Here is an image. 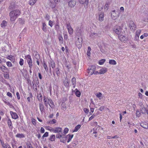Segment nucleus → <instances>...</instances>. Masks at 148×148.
<instances>
[{
	"label": "nucleus",
	"instance_id": "1",
	"mask_svg": "<svg viewBox=\"0 0 148 148\" xmlns=\"http://www.w3.org/2000/svg\"><path fill=\"white\" fill-rule=\"evenodd\" d=\"M20 14L21 12L18 10H16L11 12L9 13L10 21H15Z\"/></svg>",
	"mask_w": 148,
	"mask_h": 148
},
{
	"label": "nucleus",
	"instance_id": "2",
	"mask_svg": "<svg viewBox=\"0 0 148 148\" xmlns=\"http://www.w3.org/2000/svg\"><path fill=\"white\" fill-rule=\"evenodd\" d=\"M122 28L119 26H116L114 27L113 29L114 32L117 34L120 35L121 34Z\"/></svg>",
	"mask_w": 148,
	"mask_h": 148
},
{
	"label": "nucleus",
	"instance_id": "3",
	"mask_svg": "<svg viewBox=\"0 0 148 148\" xmlns=\"http://www.w3.org/2000/svg\"><path fill=\"white\" fill-rule=\"evenodd\" d=\"M119 12H116L115 10L112 11L111 13V16L112 18L114 20L116 19L119 16Z\"/></svg>",
	"mask_w": 148,
	"mask_h": 148
},
{
	"label": "nucleus",
	"instance_id": "4",
	"mask_svg": "<svg viewBox=\"0 0 148 148\" xmlns=\"http://www.w3.org/2000/svg\"><path fill=\"white\" fill-rule=\"evenodd\" d=\"M82 40L80 39L79 40V38H78L77 40L75 42V45L77 47L78 49H80L82 47Z\"/></svg>",
	"mask_w": 148,
	"mask_h": 148
},
{
	"label": "nucleus",
	"instance_id": "5",
	"mask_svg": "<svg viewBox=\"0 0 148 148\" xmlns=\"http://www.w3.org/2000/svg\"><path fill=\"white\" fill-rule=\"evenodd\" d=\"M76 2L74 0H71L68 2L69 6L71 8L74 7L76 5Z\"/></svg>",
	"mask_w": 148,
	"mask_h": 148
},
{
	"label": "nucleus",
	"instance_id": "6",
	"mask_svg": "<svg viewBox=\"0 0 148 148\" xmlns=\"http://www.w3.org/2000/svg\"><path fill=\"white\" fill-rule=\"evenodd\" d=\"M95 69V66H92L90 69H88V73L90 75H92L94 73Z\"/></svg>",
	"mask_w": 148,
	"mask_h": 148
},
{
	"label": "nucleus",
	"instance_id": "7",
	"mask_svg": "<svg viewBox=\"0 0 148 148\" xmlns=\"http://www.w3.org/2000/svg\"><path fill=\"white\" fill-rule=\"evenodd\" d=\"M66 27L68 30L69 34H72L73 33V29L69 23L66 25Z\"/></svg>",
	"mask_w": 148,
	"mask_h": 148
},
{
	"label": "nucleus",
	"instance_id": "8",
	"mask_svg": "<svg viewBox=\"0 0 148 148\" xmlns=\"http://www.w3.org/2000/svg\"><path fill=\"white\" fill-rule=\"evenodd\" d=\"M140 111L143 114H145L147 112V109L144 107V106L143 105L142 103H140Z\"/></svg>",
	"mask_w": 148,
	"mask_h": 148
},
{
	"label": "nucleus",
	"instance_id": "9",
	"mask_svg": "<svg viewBox=\"0 0 148 148\" xmlns=\"http://www.w3.org/2000/svg\"><path fill=\"white\" fill-rule=\"evenodd\" d=\"M130 27L133 31H134L136 29V26L132 21L130 23Z\"/></svg>",
	"mask_w": 148,
	"mask_h": 148
},
{
	"label": "nucleus",
	"instance_id": "10",
	"mask_svg": "<svg viewBox=\"0 0 148 148\" xmlns=\"http://www.w3.org/2000/svg\"><path fill=\"white\" fill-rule=\"evenodd\" d=\"M62 130V129L61 127H57L54 128V129L52 130V132H53L54 133H56L61 132Z\"/></svg>",
	"mask_w": 148,
	"mask_h": 148
},
{
	"label": "nucleus",
	"instance_id": "11",
	"mask_svg": "<svg viewBox=\"0 0 148 148\" xmlns=\"http://www.w3.org/2000/svg\"><path fill=\"white\" fill-rule=\"evenodd\" d=\"M119 40L121 41L124 42L127 40V38L125 36L120 34L119 36Z\"/></svg>",
	"mask_w": 148,
	"mask_h": 148
},
{
	"label": "nucleus",
	"instance_id": "12",
	"mask_svg": "<svg viewBox=\"0 0 148 148\" xmlns=\"http://www.w3.org/2000/svg\"><path fill=\"white\" fill-rule=\"evenodd\" d=\"M10 113L12 116V118L14 119H16L18 118V116L17 114L15 112L12 111L10 112Z\"/></svg>",
	"mask_w": 148,
	"mask_h": 148
},
{
	"label": "nucleus",
	"instance_id": "13",
	"mask_svg": "<svg viewBox=\"0 0 148 148\" xmlns=\"http://www.w3.org/2000/svg\"><path fill=\"white\" fill-rule=\"evenodd\" d=\"M1 70L4 73H8V69L5 66L3 65L0 67Z\"/></svg>",
	"mask_w": 148,
	"mask_h": 148
},
{
	"label": "nucleus",
	"instance_id": "14",
	"mask_svg": "<svg viewBox=\"0 0 148 148\" xmlns=\"http://www.w3.org/2000/svg\"><path fill=\"white\" fill-rule=\"evenodd\" d=\"M140 125L144 128H148V124L145 122H142L140 123Z\"/></svg>",
	"mask_w": 148,
	"mask_h": 148
},
{
	"label": "nucleus",
	"instance_id": "15",
	"mask_svg": "<svg viewBox=\"0 0 148 148\" xmlns=\"http://www.w3.org/2000/svg\"><path fill=\"white\" fill-rule=\"evenodd\" d=\"M107 71V69L106 68H103L101 69L100 70L99 72V74H103Z\"/></svg>",
	"mask_w": 148,
	"mask_h": 148
},
{
	"label": "nucleus",
	"instance_id": "16",
	"mask_svg": "<svg viewBox=\"0 0 148 148\" xmlns=\"http://www.w3.org/2000/svg\"><path fill=\"white\" fill-rule=\"evenodd\" d=\"M48 103L49 106L51 107V108H54L55 107V106L53 102L51 100L48 99Z\"/></svg>",
	"mask_w": 148,
	"mask_h": 148
},
{
	"label": "nucleus",
	"instance_id": "17",
	"mask_svg": "<svg viewBox=\"0 0 148 148\" xmlns=\"http://www.w3.org/2000/svg\"><path fill=\"white\" fill-rule=\"evenodd\" d=\"M60 69L58 67L53 69V71H55V72L56 73L58 76H59L60 75Z\"/></svg>",
	"mask_w": 148,
	"mask_h": 148
},
{
	"label": "nucleus",
	"instance_id": "18",
	"mask_svg": "<svg viewBox=\"0 0 148 148\" xmlns=\"http://www.w3.org/2000/svg\"><path fill=\"white\" fill-rule=\"evenodd\" d=\"M39 107L41 113H43L45 110V109L44 106L42 103H39Z\"/></svg>",
	"mask_w": 148,
	"mask_h": 148
},
{
	"label": "nucleus",
	"instance_id": "19",
	"mask_svg": "<svg viewBox=\"0 0 148 148\" xmlns=\"http://www.w3.org/2000/svg\"><path fill=\"white\" fill-rule=\"evenodd\" d=\"M104 14L102 12H100L99 15V20L101 21L103 20Z\"/></svg>",
	"mask_w": 148,
	"mask_h": 148
},
{
	"label": "nucleus",
	"instance_id": "20",
	"mask_svg": "<svg viewBox=\"0 0 148 148\" xmlns=\"http://www.w3.org/2000/svg\"><path fill=\"white\" fill-rule=\"evenodd\" d=\"M49 66L50 67L51 66L53 69H54V68L55 66V64L54 62L53 61H50V62H49Z\"/></svg>",
	"mask_w": 148,
	"mask_h": 148
},
{
	"label": "nucleus",
	"instance_id": "21",
	"mask_svg": "<svg viewBox=\"0 0 148 148\" xmlns=\"http://www.w3.org/2000/svg\"><path fill=\"white\" fill-rule=\"evenodd\" d=\"M7 25V22L5 20L3 21L1 24V27L3 28H5V27Z\"/></svg>",
	"mask_w": 148,
	"mask_h": 148
},
{
	"label": "nucleus",
	"instance_id": "22",
	"mask_svg": "<svg viewBox=\"0 0 148 148\" xmlns=\"http://www.w3.org/2000/svg\"><path fill=\"white\" fill-rule=\"evenodd\" d=\"M66 136L67 137V138H68V140L67 142V143H69L71 140L72 138H73V135L72 134L70 135V134H68Z\"/></svg>",
	"mask_w": 148,
	"mask_h": 148
},
{
	"label": "nucleus",
	"instance_id": "23",
	"mask_svg": "<svg viewBox=\"0 0 148 148\" xmlns=\"http://www.w3.org/2000/svg\"><path fill=\"white\" fill-rule=\"evenodd\" d=\"M47 25L45 23H42V29L45 32H46L47 31Z\"/></svg>",
	"mask_w": 148,
	"mask_h": 148
},
{
	"label": "nucleus",
	"instance_id": "24",
	"mask_svg": "<svg viewBox=\"0 0 148 148\" xmlns=\"http://www.w3.org/2000/svg\"><path fill=\"white\" fill-rule=\"evenodd\" d=\"M56 139L55 136L54 135H51L49 137V140L51 141H55Z\"/></svg>",
	"mask_w": 148,
	"mask_h": 148
},
{
	"label": "nucleus",
	"instance_id": "25",
	"mask_svg": "<svg viewBox=\"0 0 148 148\" xmlns=\"http://www.w3.org/2000/svg\"><path fill=\"white\" fill-rule=\"evenodd\" d=\"M27 62L29 65V68H32L33 66L32 64V59L27 60Z\"/></svg>",
	"mask_w": 148,
	"mask_h": 148
},
{
	"label": "nucleus",
	"instance_id": "26",
	"mask_svg": "<svg viewBox=\"0 0 148 148\" xmlns=\"http://www.w3.org/2000/svg\"><path fill=\"white\" fill-rule=\"evenodd\" d=\"M81 127V125H78L76 126L74 130L73 131V132H76L78 131V130H79V129Z\"/></svg>",
	"mask_w": 148,
	"mask_h": 148
},
{
	"label": "nucleus",
	"instance_id": "27",
	"mask_svg": "<svg viewBox=\"0 0 148 148\" xmlns=\"http://www.w3.org/2000/svg\"><path fill=\"white\" fill-rule=\"evenodd\" d=\"M15 5L14 3H11L9 6V9L11 10H13L15 8Z\"/></svg>",
	"mask_w": 148,
	"mask_h": 148
},
{
	"label": "nucleus",
	"instance_id": "28",
	"mask_svg": "<svg viewBox=\"0 0 148 148\" xmlns=\"http://www.w3.org/2000/svg\"><path fill=\"white\" fill-rule=\"evenodd\" d=\"M75 95L77 97H79L81 95L80 92L77 89H75Z\"/></svg>",
	"mask_w": 148,
	"mask_h": 148
},
{
	"label": "nucleus",
	"instance_id": "29",
	"mask_svg": "<svg viewBox=\"0 0 148 148\" xmlns=\"http://www.w3.org/2000/svg\"><path fill=\"white\" fill-rule=\"evenodd\" d=\"M8 123L9 127L10 128L12 129V124L11 120L10 119H8Z\"/></svg>",
	"mask_w": 148,
	"mask_h": 148
},
{
	"label": "nucleus",
	"instance_id": "30",
	"mask_svg": "<svg viewBox=\"0 0 148 148\" xmlns=\"http://www.w3.org/2000/svg\"><path fill=\"white\" fill-rule=\"evenodd\" d=\"M16 137L17 138H24L25 137V136L22 134H18L16 135Z\"/></svg>",
	"mask_w": 148,
	"mask_h": 148
},
{
	"label": "nucleus",
	"instance_id": "31",
	"mask_svg": "<svg viewBox=\"0 0 148 148\" xmlns=\"http://www.w3.org/2000/svg\"><path fill=\"white\" fill-rule=\"evenodd\" d=\"M109 63L110 64L112 65H115L116 64V61L113 60H110L109 61Z\"/></svg>",
	"mask_w": 148,
	"mask_h": 148
},
{
	"label": "nucleus",
	"instance_id": "32",
	"mask_svg": "<svg viewBox=\"0 0 148 148\" xmlns=\"http://www.w3.org/2000/svg\"><path fill=\"white\" fill-rule=\"evenodd\" d=\"M56 122V120L55 119H53L52 121H47V123L49 124H52Z\"/></svg>",
	"mask_w": 148,
	"mask_h": 148
},
{
	"label": "nucleus",
	"instance_id": "33",
	"mask_svg": "<svg viewBox=\"0 0 148 148\" xmlns=\"http://www.w3.org/2000/svg\"><path fill=\"white\" fill-rule=\"evenodd\" d=\"M36 2V1L34 0H30L29 1V4L31 5H33Z\"/></svg>",
	"mask_w": 148,
	"mask_h": 148
},
{
	"label": "nucleus",
	"instance_id": "34",
	"mask_svg": "<svg viewBox=\"0 0 148 148\" xmlns=\"http://www.w3.org/2000/svg\"><path fill=\"white\" fill-rule=\"evenodd\" d=\"M62 139H61L60 140V141L61 142H62L64 143V141H66L67 139V137L66 136H62Z\"/></svg>",
	"mask_w": 148,
	"mask_h": 148
},
{
	"label": "nucleus",
	"instance_id": "35",
	"mask_svg": "<svg viewBox=\"0 0 148 148\" xmlns=\"http://www.w3.org/2000/svg\"><path fill=\"white\" fill-rule=\"evenodd\" d=\"M37 97L38 100L40 101H42V97L41 95L40 94H39Z\"/></svg>",
	"mask_w": 148,
	"mask_h": 148
},
{
	"label": "nucleus",
	"instance_id": "36",
	"mask_svg": "<svg viewBox=\"0 0 148 148\" xmlns=\"http://www.w3.org/2000/svg\"><path fill=\"white\" fill-rule=\"evenodd\" d=\"M106 60L104 59H103L99 61V63L100 65L103 64L105 62Z\"/></svg>",
	"mask_w": 148,
	"mask_h": 148
},
{
	"label": "nucleus",
	"instance_id": "37",
	"mask_svg": "<svg viewBox=\"0 0 148 148\" xmlns=\"http://www.w3.org/2000/svg\"><path fill=\"white\" fill-rule=\"evenodd\" d=\"M72 83L73 85H75L76 84V78L75 77H73L72 79Z\"/></svg>",
	"mask_w": 148,
	"mask_h": 148
},
{
	"label": "nucleus",
	"instance_id": "38",
	"mask_svg": "<svg viewBox=\"0 0 148 148\" xmlns=\"http://www.w3.org/2000/svg\"><path fill=\"white\" fill-rule=\"evenodd\" d=\"M64 86L66 87L67 88L69 87V82L67 80V81L66 80L64 82Z\"/></svg>",
	"mask_w": 148,
	"mask_h": 148
},
{
	"label": "nucleus",
	"instance_id": "39",
	"mask_svg": "<svg viewBox=\"0 0 148 148\" xmlns=\"http://www.w3.org/2000/svg\"><path fill=\"white\" fill-rule=\"evenodd\" d=\"M58 39L60 42H61V43H63V38L62 36L61 35L60 36L58 37Z\"/></svg>",
	"mask_w": 148,
	"mask_h": 148
},
{
	"label": "nucleus",
	"instance_id": "40",
	"mask_svg": "<svg viewBox=\"0 0 148 148\" xmlns=\"http://www.w3.org/2000/svg\"><path fill=\"white\" fill-rule=\"evenodd\" d=\"M54 21L49 20V25L51 27H52L53 25V23H54Z\"/></svg>",
	"mask_w": 148,
	"mask_h": 148
},
{
	"label": "nucleus",
	"instance_id": "41",
	"mask_svg": "<svg viewBox=\"0 0 148 148\" xmlns=\"http://www.w3.org/2000/svg\"><path fill=\"white\" fill-rule=\"evenodd\" d=\"M43 67L46 72H48V69L47 68V65L45 63H44L43 64Z\"/></svg>",
	"mask_w": 148,
	"mask_h": 148
},
{
	"label": "nucleus",
	"instance_id": "42",
	"mask_svg": "<svg viewBox=\"0 0 148 148\" xmlns=\"http://www.w3.org/2000/svg\"><path fill=\"white\" fill-rule=\"evenodd\" d=\"M33 84V87L34 89H35L36 90H37V86L36 84H35V83L34 82V83L33 82H32Z\"/></svg>",
	"mask_w": 148,
	"mask_h": 148
},
{
	"label": "nucleus",
	"instance_id": "43",
	"mask_svg": "<svg viewBox=\"0 0 148 148\" xmlns=\"http://www.w3.org/2000/svg\"><path fill=\"white\" fill-rule=\"evenodd\" d=\"M26 145L27 146V148H33L32 145L30 143H27ZM25 148H26L25 147Z\"/></svg>",
	"mask_w": 148,
	"mask_h": 148
},
{
	"label": "nucleus",
	"instance_id": "44",
	"mask_svg": "<svg viewBox=\"0 0 148 148\" xmlns=\"http://www.w3.org/2000/svg\"><path fill=\"white\" fill-rule=\"evenodd\" d=\"M96 95L97 97L99 98L102 97V95L101 93L100 92H99L98 93H97L96 94Z\"/></svg>",
	"mask_w": 148,
	"mask_h": 148
},
{
	"label": "nucleus",
	"instance_id": "45",
	"mask_svg": "<svg viewBox=\"0 0 148 148\" xmlns=\"http://www.w3.org/2000/svg\"><path fill=\"white\" fill-rule=\"evenodd\" d=\"M141 31L140 30H137L136 31V36H137L138 38L140 34L141 33Z\"/></svg>",
	"mask_w": 148,
	"mask_h": 148
},
{
	"label": "nucleus",
	"instance_id": "46",
	"mask_svg": "<svg viewBox=\"0 0 148 148\" xmlns=\"http://www.w3.org/2000/svg\"><path fill=\"white\" fill-rule=\"evenodd\" d=\"M148 36V34L147 33H145L144 34L141 36L140 37V38L141 39H143L144 37H146Z\"/></svg>",
	"mask_w": 148,
	"mask_h": 148
},
{
	"label": "nucleus",
	"instance_id": "47",
	"mask_svg": "<svg viewBox=\"0 0 148 148\" xmlns=\"http://www.w3.org/2000/svg\"><path fill=\"white\" fill-rule=\"evenodd\" d=\"M19 23L21 24V25H23L24 23V20L21 18H19Z\"/></svg>",
	"mask_w": 148,
	"mask_h": 148
},
{
	"label": "nucleus",
	"instance_id": "48",
	"mask_svg": "<svg viewBox=\"0 0 148 148\" xmlns=\"http://www.w3.org/2000/svg\"><path fill=\"white\" fill-rule=\"evenodd\" d=\"M44 101L45 105L47 107L48 106V101H47V99H44Z\"/></svg>",
	"mask_w": 148,
	"mask_h": 148
},
{
	"label": "nucleus",
	"instance_id": "49",
	"mask_svg": "<svg viewBox=\"0 0 148 148\" xmlns=\"http://www.w3.org/2000/svg\"><path fill=\"white\" fill-rule=\"evenodd\" d=\"M69 131V129L67 128H65L64 130L63 133L64 134H66Z\"/></svg>",
	"mask_w": 148,
	"mask_h": 148
},
{
	"label": "nucleus",
	"instance_id": "50",
	"mask_svg": "<svg viewBox=\"0 0 148 148\" xmlns=\"http://www.w3.org/2000/svg\"><path fill=\"white\" fill-rule=\"evenodd\" d=\"M136 116H138V117L140 116V112L138 111V110H137L136 111Z\"/></svg>",
	"mask_w": 148,
	"mask_h": 148
},
{
	"label": "nucleus",
	"instance_id": "51",
	"mask_svg": "<svg viewBox=\"0 0 148 148\" xmlns=\"http://www.w3.org/2000/svg\"><path fill=\"white\" fill-rule=\"evenodd\" d=\"M6 64L8 67H12V64L10 62H6Z\"/></svg>",
	"mask_w": 148,
	"mask_h": 148
},
{
	"label": "nucleus",
	"instance_id": "52",
	"mask_svg": "<svg viewBox=\"0 0 148 148\" xmlns=\"http://www.w3.org/2000/svg\"><path fill=\"white\" fill-rule=\"evenodd\" d=\"M19 63L21 66L23 65V60L22 58L20 59Z\"/></svg>",
	"mask_w": 148,
	"mask_h": 148
},
{
	"label": "nucleus",
	"instance_id": "53",
	"mask_svg": "<svg viewBox=\"0 0 148 148\" xmlns=\"http://www.w3.org/2000/svg\"><path fill=\"white\" fill-rule=\"evenodd\" d=\"M45 18L47 20H49L50 19V16L47 14H45Z\"/></svg>",
	"mask_w": 148,
	"mask_h": 148
},
{
	"label": "nucleus",
	"instance_id": "54",
	"mask_svg": "<svg viewBox=\"0 0 148 148\" xmlns=\"http://www.w3.org/2000/svg\"><path fill=\"white\" fill-rule=\"evenodd\" d=\"M4 78L6 79H8L9 78V75L8 74H4Z\"/></svg>",
	"mask_w": 148,
	"mask_h": 148
},
{
	"label": "nucleus",
	"instance_id": "55",
	"mask_svg": "<svg viewBox=\"0 0 148 148\" xmlns=\"http://www.w3.org/2000/svg\"><path fill=\"white\" fill-rule=\"evenodd\" d=\"M62 135H60V134L56 135V138H60L62 137Z\"/></svg>",
	"mask_w": 148,
	"mask_h": 148
},
{
	"label": "nucleus",
	"instance_id": "56",
	"mask_svg": "<svg viewBox=\"0 0 148 148\" xmlns=\"http://www.w3.org/2000/svg\"><path fill=\"white\" fill-rule=\"evenodd\" d=\"M84 111L85 112L86 114H88L89 112L88 109H87L86 108H84L83 109Z\"/></svg>",
	"mask_w": 148,
	"mask_h": 148
},
{
	"label": "nucleus",
	"instance_id": "57",
	"mask_svg": "<svg viewBox=\"0 0 148 148\" xmlns=\"http://www.w3.org/2000/svg\"><path fill=\"white\" fill-rule=\"evenodd\" d=\"M78 143L77 141H75V142H73L72 143L73 146L74 147H75Z\"/></svg>",
	"mask_w": 148,
	"mask_h": 148
},
{
	"label": "nucleus",
	"instance_id": "58",
	"mask_svg": "<svg viewBox=\"0 0 148 148\" xmlns=\"http://www.w3.org/2000/svg\"><path fill=\"white\" fill-rule=\"evenodd\" d=\"M25 57L27 59V60L32 59L31 56L29 55H27Z\"/></svg>",
	"mask_w": 148,
	"mask_h": 148
},
{
	"label": "nucleus",
	"instance_id": "59",
	"mask_svg": "<svg viewBox=\"0 0 148 148\" xmlns=\"http://www.w3.org/2000/svg\"><path fill=\"white\" fill-rule=\"evenodd\" d=\"M97 34L96 33H91V34L90 35V36L92 38H93L94 37V35H95V36H97Z\"/></svg>",
	"mask_w": 148,
	"mask_h": 148
},
{
	"label": "nucleus",
	"instance_id": "60",
	"mask_svg": "<svg viewBox=\"0 0 148 148\" xmlns=\"http://www.w3.org/2000/svg\"><path fill=\"white\" fill-rule=\"evenodd\" d=\"M95 115H94V114H93L91 117H90L89 119V121H90L92 119H93L95 117Z\"/></svg>",
	"mask_w": 148,
	"mask_h": 148
},
{
	"label": "nucleus",
	"instance_id": "61",
	"mask_svg": "<svg viewBox=\"0 0 148 148\" xmlns=\"http://www.w3.org/2000/svg\"><path fill=\"white\" fill-rule=\"evenodd\" d=\"M89 0H85V1H84V4L87 6H88V4Z\"/></svg>",
	"mask_w": 148,
	"mask_h": 148
},
{
	"label": "nucleus",
	"instance_id": "62",
	"mask_svg": "<svg viewBox=\"0 0 148 148\" xmlns=\"http://www.w3.org/2000/svg\"><path fill=\"white\" fill-rule=\"evenodd\" d=\"M32 123L33 125H36V120L34 119H33L32 120Z\"/></svg>",
	"mask_w": 148,
	"mask_h": 148
},
{
	"label": "nucleus",
	"instance_id": "63",
	"mask_svg": "<svg viewBox=\"0 0 148 148\" xmlns=\"http://www.w3.org/2000/svg\"><path fill=\"white\" fill-rule=\"evenodd\" d=\"M108 5L107 3H106L105 5V6H104V9H106V10H107L108 9Z\"/></svg>",
	"mask_w": 148,
	"mask_h": 148
},
{
	"label": "nucleus",
	"instance_id": "64",
	"mask_svg": "<svg viewBox=\"0 0 148 148\" xmlns=\"http://www.w3.org/2000/svg\"><path fill=\"white\" fill-rule=\"evenodd\" d=\"M7 95L10 97H12V94L10 93V92H8L7 93Z\"/></svg>",
	"mask_w": 148,
	"mask_h": 148
}]
</instances>
